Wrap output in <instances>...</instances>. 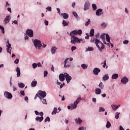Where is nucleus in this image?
<instances>
[{"mask_svg": "<svg viewBox=\"0 0 130 130\" xmlns=\"http://www.w3.org/2000/svg\"><path fill=\"white\" fill-rule=\"evenodd\" d=\"M118 78V74H114L112 76V79L115 80L116 79H117Z\"/></svg>", "mask_w": 130, "mask_h": 130, "instance_id": "nucleus-27", "label": "nucleus"}, {"mask_svg": "<svg viewBox=\"0 0 130 130\" xmlns=\"http://www.w3.org/2000/svg\"><path fill=\"white\" fill-rule=\"evenodd\" d=\"M94 49V48H93V47H88L87 48V50L88 51H92V50H93Z\"/></svg>", "mask_w": 130, "mask_h": 130, "instance_id": "nucleus-48", "label": "nucleus"}, {"mask_svg": "<svg viewBox=\"0 0 130 130\" xmlns=\"http://www.w3.org/2000/svg\"><path fill=\"white\" fill-rule=\"evenodd\" d=\"M107 128H109V127H110L111 126V123H110V122H109V121H108L107 122V123L106 125Z\"/></svg>", "mask_w": 130, "mask_h": 130, "instance_id": "nucleus-35", "label": "nucleus"}, {"mask_svg": "<svg viewBox=\"0 0 130 130\" xmlns=\"http://www.w3.org/2000/svg\"><path fill=\"white\" fill-rule=\"evenodd\" d=\"M101 26H104V27H106L107 26V23H105V22H103L101 24Z\"/></svg>", "mask_w": 130, "mask_h": 130, "instance_id": "nucleus-51", "label": "nucleus"}, {"mask_svg": "<svg viewBox=\"0 0 130 130\" xmlns=\"http://www.w3.org/2000/svg\"><path fill=\"white\" fill-rule=\"evenodd\" d=\"M47 121H50V118L49 117H47L45 119V122H47Z\"/></svg>", "mask_w": 130, "mask_h": 130, "instance_id": "nucleus-44", "label": "nucleus"}, {"mask_svg": "<svg viewBox=\"0 0 130 130\" xmlns=\"http://www.w3.org/2000/svg\"><path fill=\"white\" fill-rule=\"evenodd\" d=\"M72 105H73V104L71 105V106H68V109H71V110H73V109H74L72 107Z\"/></svg>", "mask_w": 130, "mask_h": 130, "instance_id": "nucleus-53", "label": "nucleus"}, {"mask_svg": "<svg viewBox=\"0 0 130 130\" xmlns=\"http://www.w3.org/2000/svg\"><path fill=\"white\" fill-rule=\"evenodd\" d=\"M59 79L60 82H63L66 80V73L59 74Z\"/></svg>", "mask_w": 130, "mask_h": 130, "instance_id": "nucleus-8", "label": "nucleus"}, {"mask_svg": "<svg viewBox=\"0 0 130 130\" xmlns=\"http://www.w3.org/2000/svg\"><path fill=\"white\" fill-rule=\"evenodd\" d=\"M105 111V109L103 108V107H100L99 112H104Z\"/></svg>", "mask_w": 130, "mask_h": 130, "instance_id": "nucleus-41", "label": "nucleus"}, {"mask_svg": "<svg viewBox=\"0 0 130 130\" xmlns=\"http://www.w3.org/2000/svg\"><path fill=\"white\" fill-rule=\"evenodd\" d=\"M101 72V70L99 69V68H95L93 70V74L94 75H98L99 73H100Z\"/></svg>", "mask_w": 130, "mask_h": 130, "instance_id": "nucleus-15", "label": "nucleus"}, {"mask_svg": "<svg viewBox=\"0 0 130 130\" xmlns=\"http://www.w3.org/2000/svg\"><path fill=\"white\" fill-rule=\"evenodd\" d=\"M16 71L17 74V77H20V76H21V70L19 69V67L16 68Z\"/></svg>", "mask_w": 130, "mask_h": 130, "instance_id": "nucleus-18", "label": "nucleus"}, {"mask_svg": "<svg viewBox=\"0 0 130 130\" xmlns=\"http://www.w3.org/2000/svg\"><path fill=\"white\" fill-rule=\"evenodd\" d=\"M7 10L8 12H10V13H12V9H11V8H8Z\"/></svg>", "mask_w": 130, "mask_h": 130, "instance_id": "nucleus-60", "label": "nucleus"}, {"mask_svg": "<svg viewBox=\"0 0 130 130\" xmlns=\"http://www.w3.org/2000/svg\"><path fill=\"white\" fill-rule=\"evenodd\" d=\"M81 100H82V98L81 97H79L77 99L76 102L74 103V104H72L73 109L77 108V105L79 103V102H81Z\"/></svg>", "mask_w": 130, "mask_h": 130, "instance_id": "nucleus-7", "label": "nucleus"}, {"mask_svg": "<svg viewBox=\"0 0 130 130\" xmlns=\"http://www.w3.org/2000/svg\"><path fill=\"white\" fill-rule=\"evenodd\" d=\"M62 25L63 27H66V26H69V22L66 21V20H63L62 21Z\"/></svg>", "mask_w": 130, "mask_h": 130, "instance_id": "nucleus-29", "label": "nucleus"}, {"mask_svg": "<svg viewBox=\"0 0 130 130\" xmlns=\"http://www.w3.org/2000/svg\"><path fill=\"white\" fill-rule=\"evenodd\" d=\"M4 96L6 98H8V99H12L13 98V95H12V93L8 91H5L4 93Z\"/></svg>", "mask_w": 130, "mask_h": 130, "instance_id": "nucleus-9", "label": "nucleus"}, {"mask_svg": "<svg viewBox=\"0 0 130 130\" xmlns=\"http://www.w3.org/2000/svg\"><path fill=\"white\" fill-rule=\"evenodd\" d=\"M69 59H65L64 62V68H70V63L68 62V60Z\"/></svg>", "mask_w": 130, "mask_h": 130, "instance_id": "nucleus-17", "label": "nucleus"}, {"mask_svg": "<svg viewBox=\"0 0 130 130\" xmlns=\"http://www.w3.org/2000/svg\"><path fill=\"white\" fill-rule=\"evenodd\" d=\"M95 31L94 30V29L92 28L91 30H90V36H91V37H93V36H94V33Z\"/></svg>", "mask_w": 130, "mask_h": 130, "instance_id": "nucleus-28", "label": "nucleus"}, {"mask_svg": "<svg viewBox=\"0 0 130 130\" xmlns=\"http://www.w3.org/2000/svg\"><path fill=\"white\" fill-rule=\"evenodd\" d=\"M95 43L96 47H98V49L99 51L102 52L103 49H104V44L102 43V42L100 41L98 39H95Z\"/></svg>", "mask_w": 130, "mask_h": 130, "instance_id": "nucleus-2", "label": "nucleus"}, {"mask_svg": "<svg viewBox=\"0 0 130 130\" xmlns=\"http://www.w3.org/2000/svg\"><path fill=\"white\" fill-rule=\"evenodd\" d=\"M33 69H36L37 68V63H34L32 64Z\"/></svg>", "mask_w": 130, "mask_h": 130, "instance_id": "nucleus-42", "label": "nucleus"}, {"mask_svg": "<svg viewBox=\"0 0 130 130\" xmlns=\"http://www.w3.org/2000/svg\"><path fill=\"white\" fill-rule=\"evenodd\" d=\"M65 78L68 84H69V83H70V82H71L72 80V77H71L70 75L67 73H65Z\"/></svg>", "mask_w": 130, "mask_h": 130, "instance_id": "nucleus-11", "label": "nucleus"}, {"mask_svg": "<svg viewBox=\"0 0 130 130\" xmlns=\"http://www.w3.org/2000/svg\"><path fill=\"white\" fill-rule=\"evenodd\" d=\"M119 114H120V113L116 112V113H115L116 119H118V118H119Z\"/></svg>", "mask_w": 130, "mask_h": 130, "instance_id": "nucleus-37", "label": "nucleus"}, {"mask_svg": "<svg viewBox=\"0 0 130 130\" xmlns=\"http://www.w3.org/2000/svg\"><path fill=\"white\" fill-rule=\"evenodd\" d=\"M42 100V102L44 104H47V103L46 102V100L45 99H41Z\"/></svg>", "mask_w": 130, "mask_h": 130, "instance_id": "nucleus-46", "label": "nucleus"}, {"mask_svg": "<svg viewBox=\"0 0 130 130\" xmlns=\"http://www.w3.org/2000/svg\"><path fill=\"white\" fill-rule=\"evenodd\" d=\"M43 116H42L41 117H37L36 118V120H37V121H40V122H41V121L43 120Z\"/></svg>", "mask_w": 130, "mask_h": 130, "instance_id": "nucleus-24", "label": "nucleus"}, {"mask_svg": "<svg viewBox=\"0 0 130 130\" xmlns=\"http://www.w3.org/2000/svg\"><path fill=\"white\" fill-rule=\"evenodd\" d=\"M95 94L97 95H99L101 94V89L99 88H97L95 89Z\"/></svg>", "mask_w": 130, "mask_h": 130, "instance_id": "nucleus-22", "label": "nucleus"}, {"mask_svg": "<svg viewBox=\"0 0 130 130\" xmlns=\"http://www.w3.org/2000/svg\"><path fill=\"white\" fill-rule=\"evenodd\" d=\"M81 67L82 68V69H83V70H85V69H87V68H88V65L85 64H82L81 65Z\"/></svg>", "mask_w": 130, "mask_h": 130, "instance_id": "nucleus-38", "label": "nucleus"}, {"mask_svg": "<svg viewBox=\"0 0 130 130\" xmlns=\"http://www.w3.org/2000/svg\"><path fill=\"white\" fill-rule=\"evenodd\" d=\"M84 43L85 42V39H79L77 37H71V43L72 44H76V43Z\"/></svg>", "mask_w": 130, "mask_h": 130, "instance_id": "nucleus-1", "label": "nucleus"}, {"mask_svg": "<svg viewBox=\"0 0 130 130\" xmlns=\"http://www.w3.org/2000/svg\"><path fill=\"white\" fill-rule=\"evenodd\" d=\"M38 93L39 94V97L41 100H42L43 98H45V97H46L47 94L45 91H43L42 90H39L38 92Z\"/></svg>", "mask_w": 130, "mask_h": 130, "instance_id": "nucleus-5", "label": "nucleus"}, {"mask_svg": "<svg viewBox=\"0 0 130 130\" xmlns=\"http://www.w3.org/2000/svg\"><path fill=\"white\" fill-rule=\"evenodd\" d=\"M14 63L18 64V63H19V59H16V60L14 61Z\"/></svg>", "mask_w": 130, "mask_h": 130, "instance_id": "nucleus-52", "label": "nucleus"}, {"mask_svg": "<svg viewBox=\"0 0 130 130\" xmlns=\"http://www.w3.org/2000/svg\"><path fill=\"white\" fill-rule=\"evenodd\" d=\"M90 8V3L86 2L84 5V11H87Z\"/></svg>", "mask_w": 130, "mask_h": 130, "instance_id": "nucleus-13", "label": "nucleus"}, {"mask_svg": "<svg viewBox=\"0 0 130 130\" xmlns=\"http://www.w3.org/2000/svg\"><path fill=\"white\" fill-rule=\"evenodd\" d=\"M0 29L2 31V32L3 34L5 33V28H4V27H3V26L0 25Z\"/></svg>", "mask_w": 130, "mask_h": 130, "instance_id": "nucleus-43", "label": "nucleus"}, {"mask_svg": "<svg viewBox=\"0 0 130 130\" xmlns=\"http://www.w3.org/2000/svg\"><path fill=\"white\" fill-rule=\"evenodd\" d=\"M11 46L12 45L10 44L9 40H7V42H6V47H7V52H8V53H10V54H11L12 52V47H11Z\"/></svg>", "mask_w": 130, "mask_h": 130, "instance_id": "nucleus-6", "label": "nucleus"}, {"mask_svg": "<svg viewBox=\"0 0 130 130\" xmlns=\"http://www.w3.org/2000/svg\"><path fill=\"white\" fill-rule=\"evenodd\" d=\"M108 79H109V76H108V74H106L103 77V81H107V80H108Z\"/></svg>", "mask_w": 130, "mask_h": 130, "instance_id": "nucleus-23", "label": "nucleus"}, {"mask_svg": "<svg viewBox=\"0 0 130 130\" xmlns=\"http://www.w3.org/2000/svg\"><path fill=\"white\" fill-rule=\"evenodd\" d=\"M100 35V34L98 33L96 35H95V37L96 38V39H98V38H99V36Z\"/></svg>", "mask_w": 130, "mask_h": 130, "instance_id": "nucleus-58", "label": "nucleus"}, {"mask_svg": "<svg viewBox=\"0 0 130 130\" xmlns=\"http://www.w3.org/2000/svg\"><path fill=\"white\" fill-rule=\"evenodd\" d=\"M75 121L76 122H77L78 124L79 123H82V121L81 120V119L80 118H76L75 119Z\"/></svg>", "mask_w": 130, "mask_h": 130, "instance_id": "nucleus-30", "label": "nucleus"}, {"mask_svg": "<svg viewBox=\"0 0 130 130\" xmlns=\"http://www.w3.org/2000/svg\"><path fill=\"white\" fill-rule=\"evenodd\" d=\"M99 87L100 88V89H101L102 90L104 89V85H103V83H102V82H101L100 84H99Z\"/></svg>", "mask_w": 130, "mask_h": 130, "instance_id": "nucleus-33", "label": "nucleus"}, {"mask_svg": "<svg viewBox=\"0 0 130 130\" xmlns=\"http://www.w3.org/2000/svg\"><path fill=\"white\" fill-rule=\"evenodd\" d=\"M87 36L85 37V39H89V35L86 34Z\"/></svg>", "mask_w": 130, "mask_h": 130, "instance_id": "nucleus-63", "label": "nucleus"}, {"mask_svg": "<svg viewBox=\"0 0 130 130\" xmlns=\"http://www.w3.org/2000/svg\"><path fill=\"white\" fill-rule=\"evenodd\" d=\"M34 44L37 49H40L42 47V44H41V41L39 40H35Z\"/></svg>", "mask_w": 130, "mask_h": 130, "instance_id": "nucleus-3", "label": "nucleus"}, {"mask_svg": "<svg viewBox=\"0 0 130 130\" xmlns=\"http://www.w3.org/2000/svg\"><path fill=\"white\" fill-rule=\"evenodd\" d=\"M106 40L107 42H110V38L109 37V35L107 34L106 35Z\"/></svg>", "mask_w": 130, "mask_h": 130, "instance_id": "nucleus-34", "label": "nucleus"}, {"mask_svg": "<svg viewBox=\"0 0 130 130\" xmlns=\"http://www.w3.org/2000/svg\"><path fill=\"white\" fill-rule=\"evenodd\" d=\"M18 87L19 88H24L25 87V84H24L23 83H18Z\"/></svg>", "mask_w": 130, "mask_h": 130, "instance_id": "nucleus-32", "label": "nucleus"}, {"mask_svg": "<svg viewBox=\"0 0 130 130\" xmlns=\"http://www.w3.org/2000/svg\"><path fill=\"white\" fill-rule=\"evenodd\" d=\"M128 43V41L125 40L123 41V44H127Z\"/></svg>", "mask_w": 130, "mask_h": 130, "instance_id": "nucleus-59", "label": "nucleus"}, {"mask_svg": "<svg viewBox=\"0 0 130 130\" xmlns=\"http://www.w3.org/2000/svg\"><path fill=\"white\" fill-rule=\"evenodd\" d=\"M72 51H74V50H76L77 49V47L76 46H72L71 48Z\"/></svg>", "mask_w": 130, "mask_h": 130, "instance_id": "nucleus-49", "label": "nucleus"}, {"mask_svg": "<svg viewBox=\"0 0 130 130\" xmlns=\"http://www.w3.org/2000/svg\"><path fill=\"white\" fill-rule=\"evenodd\" d=\"M56 112H57V108L55 107L52 112V115H53V114H56Z\"/></svg>", "mask_w": 130, "mask_h": 130, "instance_id": "nucleus-31", "label": "nucleus"}, {"mask_svg": "<svg viewBox=\"0 0 130 130\" xmlns=\"http://www.w3.org/2000/svg\"><path fill=\"white\" fill-rule=\"evenodd\" d=\"M10 20H11V17H10V16H7L5 18L4 22L5 23V24H8V23L10 22Z\"/></svg>", "mask_w": 130, "mask_h": 130, "instance_id": "nucleus-16", "label": "nucleus"}, {"mask_svg": "<svg viewBox=\"0 0 130 130\" xmlns=\"http://www.w3.org/2000/svg\"><path fill=\"white\" fill-rule=\"evenodd\" d=\"M63 19H68L69 18V14L67 13H62L61 14Z\"/></svg>", "mask_w": 130, "mask_h": 130, "instance_id": "nucleus-25", "label": "nucleus"}, {"mask_svg": "<svg viewBox=\"0 0 130 130\" xmlns=\"http://www.w3.org/2000/svg\"><path fill=\"white\" fill-rule=\"evenodd\" d=\"M119 129L120 130H124V129L123 128V127L121 125L120 126Z\"/></svg>", "mask_w": 130, "mask_h": 130, "instance_id": "nucleus-62", "label": "nucleus"}, {"mask_svg": "<svg viewBox=\"0 0 130 130\" xmlns=\"http://www.w3.org/2000/svg\"><path fill=\"white\" fill-rule=\"evenodd\" d=\"M82 33H83L82 30L81 29H79L78 30H73L71 31L70 35L71 37H76V35H82Z\"/></svg>", "mask_w": 130, "mask_h": 130, "instance_id": "nucleus-4", "label": "nucleus"}, {"mask_svg": "<svg viewBox=\"0 0 130 130\" xmlns=\"http://www.w3.org/2000/svg\"><path fill=\"white\" fill-rule=\"evenodd\" d=\"M101 38L103 40L104 44H106V41H105V34H103L101 36Z\"/></svg>", "mask_w": 130, "mask_h": 130, "instance_id": "nucleus-19", "label": "nucleus"}, {"mask_svg": "<svg viewBox=\"0 0 130 130\" xmlns=\"http://www.w3.org/2000/svg\"><path fill=\"white\" fill-rule=\"evenodd\" d=\"M56 49H57V48L56 47H52L51 49V53H52V54H54V53H55V51H56Z\"/></svg>", "mask_w": 130, "mask_h": 130, "instance_id": "nucleus-21", "label": "nucleus"}, {"mask_svg": "<svg viewBox=\"0 0 130 130\" xmlns=\"http://www.w3.org/2000/svg\"><path fill=\"white\" fill-rule=\"evenodd\" d=\"M73 15L76 18H78V14L76 13V12H73Z\"/></svg>", "mask_w": 130, "mask_h": 130, "instance_id": "nucleus-47", "label": "nucleus"}, {"mask_svg": "<svg viewBox=\"0 0 130 130\" xmlns=\"http://www.w3.org/2000/svg\"><path fill=\"white\" fill-rule=\"evenodd\" d=\"M63 86H64V83H63L62 84H61L60 85V89H62V87H63Z\"/></svg>", "mask_w": 130, "mask_h": 130, "instance_id": "nucleus-61", "label": "nucleus"}, {"mask_svg": "<svg viewBox=\"0 0 130 130\" xmlns=\"http://www.w3.org/2000/svg\"><path fill=\"white\" fill-rule=\"evenodd\" d=\"M25 40H28L29 39V36H27V35H25V37H24Z\"/></svg>", "mask_w": 130, "mask_h": 130, "instance_id": "nucleus-54", "label": "nucleus"}, {"mask_svg": "<svg viewBox=\"0 0 130 130\" xmlns=\"http://www.w3.org/2000/svg\"><path fill=\"white\" fill-rule=\"evenodd\" d=\"M92 9L93 11L97 10V6H96V4H92Z\"/></svg>", "mask_w": 130, "mask_h": 130, "instance_id": "nucleus-40", "label": "nucleus"}, {"mask_svg": "<svg viewBox=\"0 0 130 130\" xmlns=\"http://www.w3.org/2000/svg\"><path fill=\"white\" fill-rule=\"evenodd\" d=\"M20 94H21V95H22V96H25V91L21 90L20 91Z\"/></svg>", "mask_w": 130, "mask_h": 130, "instance_id": "nucleus-50", "label": "nucleus"}, {"mask_svg": "<svg viewBox=\"0 0 130 130\" xmlns=\"http://www.w3.org/2000/svg\"><path fill=\"white\" fill-rule=\"evenodd\" d=\"M128 82V79L126 77H123L121 80V83L122 84H123L124 85H125L126 83Z\"/></svg>", "mask_w": 130, "mask_h": 130, "instance_id": "nucleus-12", "label": "nucleus"}, {"mask_svg": "<svg viewBox=\"0 0 130 130\" xmlns=\"http://www.w3.org/2000/svg\"><path fill=\"white\" fill-rule=\"evenodd\" d=\"M103 12V10H102V9L97 10L96 11V16H101V15L103 14V12Z\"/></svg>", "mask_w": 130, "mask_h": 130, "instance_id": "nucleus-14", "label": "nucleus"}, {"mask_svg": "<svg viewBox=\"0 0 130 130\" xmlns=\"http://www.w3.org/2000/svg\"><path fill=\"white\" fill-rule=\"evenodd\" d=\"M37 85V81H32L31 83V87H36Z\"/></svg>", "mask_w": 130, "mask_h": 130, "instance_id": "nucleus-26", "label": "nucleus"}, {"mask_svg": "<svg viewBox=\"0 0 130 130\" xmlns=\"http://www.w3.org/2000/svg\"><path fill=\"white\" fill-rule=\"evenodd\" d=\"M37 64V67H39L40 68H41V67H42V66L41 65V63L40 62H38Z\"/></svg>", "mask_w": 130, "mask_h": 130, "instance_id": "nucleus-56", "label": "nucleus"}, {"mask_svg": "<svg viewBox=\"0 0 130 130\" xmlns=\"http://www.w3.org/2000/svg\"><path fill=\"white\" fill-rule=\"evenodd\" d=\"M103 67L104 68H106V69H107V68H108V66L106 64V60L104 61Z\"/></svg>", "mask_w": 130, "mask_h": 130, "instance_id": "nucleus-39", "label": "nucleus"}, {"mask_svg": "<svg viewBox=\"0 0 130 130\" xmlns=\"http://www.w3.org/2000/svg\"><path fill=\"white\" fill-rule=\"evenodd\" d=\"M46 9L48 11H49V12H51V7H48Z\"/></svg>", "mask_w": 130, "mask_h": 130, "instance_id": "nucleus-55", "label": "nucleus"}, {"mask_svg": "<svg viewBox=\"0 0 130 130\" xmlns=\"http://www.w3.org/2000/svg\"><path fill=\"white\" fill-rule=\"evenodd\" d=\"M47 75H48V72L47 71H45L44 72V76L45 78L46 77H47Z\"/></svg>", "mask_w": 130, "mask_h": 130, "instance_id": "nucleus-45", "label": "nucleus"}, {"mask_svg": "<svg viewBox=\"0 0 130 130\" xmlns=\"http://www.w3.org/2000/svg\"><path fill=\"white\" fill-rule=\"evenodd\" d=\"M119 106H120V105H119L118 106L115 105H111V107L113 109V110L115 111L116 110V109H118V108H119Z\"/></svg>", "mask_w": 130, "mask_h": 130, "instance_id": "nucleus-20", "label": "nucleus"}, {"mask_svg": "<svg viewBox=\"0 0 130 130\" xmlns=\"http://www.w3.org/2000/svg\"><path fill=\"white\" fill-rule=\"evenodd\" d=\"M44 23H45V25H46V26H48V21L45 20Z\"/></svg>", "mask_w": 130, "mask_h": 130, "instance_id": "nucleus-57", "label": "nucleus"}, {"mask_svg": "<svg viewBox=\"0 0 130 130\" xmlns=\"http://www.w3.org/2000/svg\"><path fill=\"white\" fill-rule=\"evenodd\" d=\"M84 127H81L79 128V130H84Z\"/></svg>", "mask_w": 130, "mask_h": 130, "instance_id": "nucleus-64", "label": "nucleus"}, {"mask_svg": "<svg viewBox=\"0 0 130 130\" xmlns=\"http://www.w3.org/2000/svg\"><path fill=\"white\" fill-rule=\"evenodd\" d=\"M34 33V32L33 31V30H32V29H27V30L26 31V34L29 37H33Z\"/></svg>", "mask_w": 130, "mask_h": 130, "instance_id": "nucleus-10", "label": "nucleus"}, {"mask_svg": "<svg viewBox=\"0 0 130 130\" xmlns=\"http://www.w3.org/2000/svg\"><path fill=\"white\" fill-rule=\"evenodd\" d=\"M91 23V20L90 19H88L87 22L85 23V26L87 27L90 25V23Z\"/></svg>", "mask_w": 130, "mask_h": 130, "instance_id": "nucleus-36", "label": "nucleus"}]
</instances>
